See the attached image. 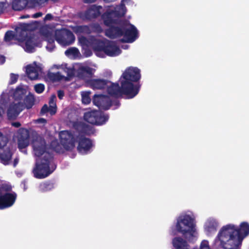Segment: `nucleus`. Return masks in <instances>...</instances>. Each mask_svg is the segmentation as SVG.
Instances as JSON below:
<instances>
[{
	"label": "nucleus",
	"instance_id": "60",
	"mask_svg": "<svg viewBox=\"0 0 249 249\" xmlns=\"http://www.w3.org/2000/svg\"><path fill=\"white\" fill-rule=\"evenodd\" d=\"M53 99H51L49 101V104H53Z\"/></svg>",
	"mask_w": 249,
	"mask_h": 249
},
{
	"label": "nucleus",
	"instance_id": "34",
	"mask_svg": "<svg viewBox=\"0 0 249 249\" xmlns=\"http://www.w3.org/2000/svg\"><path fill=\"white\" fill-rule=\"evenodd\" d=\"M89 25V29L90 30V34L91 33H95L100 34L103 32V30L100 25L98 23H93Z\"/></svg>",
	"mask_w": 249,
	"mask_h": 249
},
{
	"label": "nucleus",
	"instance_id": "1",
	"mask_svg": "<svg viewBox=\"0 0 249 249\" xmlns=\"http://www.w3.org/2000/svg\"><path fill=\"white\" fill-rule=\"evenodd\" d=\"M32 146L36 160V167L33 170L34 176L37 178H44L50 175L55 170V165L50 168L53 160V155L47 152L45 140L41 137H37L32 142Z\"/></svg>",
	"mask_w": 249,
	"mask_h": 249
},
{
	"label": "nucleus",
	"instance_id": "9",
	"mask_svg": "<svg viewBox=\"0 0 249 249\" xmlns=\"http://www.w3.org/2000/svg\"><path fill=\"white\" fill-rule=\"evenodd\" d=\"M108 115L98 110H92L84 113V119L88 123L95 125L104 124L108 119Z\"/></svg>",
	"mask_w": 249,
	"mask_h": 249
},
{
	"label": "nucleus",
	"instance_id": "5",
	"mask_svg": "<svg viewBox=\"0 0 249 249\" xmlns=\"http://www.w3.org/2000/svg\"><path fill=\"white\" fill-rule=\"evenodd\" d=\"M123 1V0L119 6L115 7L114 10H107L102 15L101 18L106 26L119 24V22L121 21L119 18L124 17L126 11L125 4Z\"/></svg>",
	"mask_w": 249,
	"mask_h": 249
},
{
	"label": "nucleus",
	"instance_id": "17",
	"mask_svg": "<svg viewBox=\"0 0 249 249\" xmlns=\"http://www.w3.org/2000/svg\"><path fill=\"white\" fill-rule=\"evenodd\" d=\"M17 198L15 193H6L4 195H0V209H4L12 206L15 203Z\"/></svg>",
	"mask_w": 249,
	"mask_h": 249
},
{
	"label": "nucleus",
	"instance_id": "27",
	"mask_svg": "<svg viewBox=\"0 0 249 249\" xmlns=\"http://www.w3.org/2000/svg\"><path fill=\"white\" fill-rule=\"evenodd\" d=\"M26 74L31 80H36L38 77V72L36 67L28 65L26 66Z\"/></svg>",
	"mask_w": 249,
	"mask_h": 249
},
{
	"label": "nucleus",
	"instance_id": "20",
	"mask_svg": "<svg viewBox=\"0 0 249 249\" xmlns=\"http://www.w3.org/2000/svg\"><path fill=\"white\" fill-rule=\"evenodd\" d=\"M111 83L108 80L104 79H92L89 81L88 83L92 89H103L107 87V85Z\"/></svg>",
	"mask_w": 249,
	"mask_h": 249
},
{
	"label": "nucleus",
	"instance_id": "40",
	"mask_svg": "<svg viewBox=\"0 0 249 249\" xmlns=\"http://www.w3.org/2000/svg\"><path fill=\"white\" fill-rule=\"evenodd\" d=\"M35 91L38 94L42 93L45 89V86L43 84H37L34 86Z\"/></svg>",
	"mask_w": 249,
	"mask_h": 249
},
{
	"label": "nucleus",
	"instance_id": "30",
	"mask_svg": "<svg viewBox=\"0 0 249 249\" xmlns=\"http://www.w3.org/2000/svg\"><path fill=\"white\" fill-rule=\"evenodd\" d=\"M35 98L34 95L30 92L24 99V104L27 109L31 108L35 104Z\"/></svg>",
	"mask_w": 249,
	"mask_h": 249
},
{
	"label": "nucleus",
	"instance_id": "22",
	"mask_svg": "<svg viewBox=\"0 0 249 249\" xmlns=\"http://www.w3.org/2000/svg\"><path fill=\"white\" fill-rule=\"evenodd\" d=\"M102 6L92 5L85 12V17L86 19L91 20L97 18L101 14L100 10Z\"/></svg>",
	"mask_w": 249,
	"mask_h": 249
},
{
	"label": "nucleus",
	"instance_id": "12",
	"mask_svg": "<svg viewBox=\"0 0 249 249\" xmlns=\"http://www.w3.org/2000/svg\"><path fill=\"white\" fill-rule=\"evenodd\" d=\"M111 83V85L108 87L107 89V92L110 96L115 97H120L123 95H125L128 99H131L134 97L132 96V94L129 90L123 89V86L122 84L120 86L118 83Z\"/></svg>",
	"mask_w": 249,
	"mask_h": 249
},
{
	"label": "nucleus",
	"instance_id": "37",
	"mask_svg": "<svg viewBox=\"0 0 249 249\" xmlns=\"http://www.w3.org/2000/svg\"><path fill=\"white\" fill-rule=\"evenodd\" d=\"M16 36V34H14L13 31L9 30L5 33L4 40L5 42H10L14 39Z\"/></svg>",
	"mask_w": 249,
	"mask_h": 249
},
{
	"label": "nucleus",
	"instance_id": "43",
	"mask_svg": "<svg viewBox=\"0 0 249 249\" xmlns=\"http://www.w3.org/2000/svg\"><path fill=\"white\" fill-rule=\"evenodd\" d=\"M18 74H16L14 73H11L10 74V81L9 83L10 84H14L16 83L18 79Z\"/></svg>",
	"mask_w": 249,
	"mask_h": 249
},
{
	"label": "nucleus",
	"instance_id": "59",
	"mask_svg": "<svg viewBox=\"0 0 249 249\" xmlns=\"http://www.w3.org/2000/svg\"><path fill=\"white\" fill-rule=\"evenodd\" d=\"M30 17V16L27 15H23L20 17L21 18H28Z\"/></svg>",
	"mask_w": 249,
	"mask_h": 249
},
{
	"label": "nucleus",
	"instance_id": "35",
	"mask_svg": "<svg viewBox=\"0 0 249 249\" xmlns=\"http://www.w3.org/2000/svg\"><path fill=\"white\" fill-rule=\"evenodd\" d=\"M43 35L46 38V40L48 42V43H51L52 45L54 43L55 39V34L53 35V33L47 31L43 33Z\"/></svg>",
	"mask_w": 249,
	"mask_h": 249
},
{
	"label": "nucleus",
	"instance_id": "52",
	"mask_svg": "<svg viewBox=\"0 0 249 249\" xmlns=\"http://www.w3.org/2000/svg\"><path fill=\"white\" fill-rule=\"evenodd\" d=\"M42 13L41 12H37L34 14H33L32 16V18H38L39 17H40L42 16Z\"/></svg>",
	"mask_w": 249,
	"mask_h": 249
},
{
	"label": "nucleus",
	"instance_id": "14",
	"mask_svg": "<svg viewBox=\"0 0 249 249\" xmlns=\"http://www.w3.org/2000/svg\"><path fill=\"white\" fill-rule=\"evenodd\" d=\"M92 102L99 108L104 110L108 109L112 105V102L109 96L103 94L94 95Z\"/></svg>",
	"mask_w": 249,
	"mask_h": 249
},
{
	"label": "nucleus",
	"instance_id": "16",
	"mask_svg": "<svg viewBox=\"0 0 249 249\" xmlns=\"http://www.w3.org/2000/svg\"><path fill=\"white\" fill-rule=\"evenodd\" d=\"M30 142V132L26 128H19L18 132V144L19 149L27 147Z\"/></svg>",
	"mask_w": 249,
	"mask_h": 249
},
{
	"label": "nucleus",
	"instance_id": "54",
	"mask_svg": "<svg viewBox=\"0 0 249 249\" xmlns=\"http://www.w3.org/2000/svg\"><path fill=\"white\" fill-rule=\"evenodd\" d=\"M5 62V57L3 55H0V64H3Z\"/></svg>",
	"mask_w": 249,
	"mask_h": 249
},
{
	"label": "nucleus",
	"instance_id": "7",
	"mask_svg": "<svg viewBox=\"0 0 249 249\" xmlns=\"http://www.w3.org/2000/svg\"><path fill=\"white\" fill-rule=\"evenodd\" d=\"M8 142V138L0 132V160L5 165L10 164L13 155L12 149L7 145Z\"/></svg>",
	"mask_w": 249,
	"mask_h": 249
},
{
	"label": "nucleus",
	"instance_id": "4",
	"mask_svg": "<svg viewBox=\"0 0 249 249\" xmlns=\"http://www.w3.org/2000/svg\"><path fill=\"white\" fill-rule=\"evenodd\" d=\"M177 221L176 228L178 232L192 242L196 232L195 219L190 215L185 214L179 216Z\"/></svg>",
	"mask_w": 249,
	"mask_h": 249
},
{
	"label": "nucleus",
	"instance_id": "11",
	"mask_svg": "<svg viewBox=\"0 0 249 249\" xmlns=\"http://www.w3.org/2000/svg\"><path fill=\"white\" fill-rule=\"evenodd\" d=\"M123 36L121 41L123 43H132L138 37V32L136 27L123 22Z\"/></svg>",
	"mask_w": 249,
	"mask_h": 249
},
{
	"label": "nucleus",
	"instance_id": "45",
	"mask_svg": "<svg viewBox=\"0 0 249 249\" xmlns=\"http://www.w3.org/2000/svg\"><path fill=\"white\" fill-rule=\"evenodd\" d=\"M48 112H50L52 115L55 114L56 112V107L55 104H54V106H50L49 107Z\"/></svg>",
	"mask_w": 249,
	"mask_h": 249
},
{
	"label": "nucleus",
	"instance_id": "53",
	"mask_svg": "<svg viewBox=\"0 0 249 249\" xmlns=\"http://www.w3.org/2000/svg\"><path fill=\"white\" fill-rule=\"evenodd\" d=\"M11 124L13 126H14L16 128H18L21 126V124L19 122H12Z\"/></svg>",
	"mask_w": 249,
	"mask_h": 249
},
{
	"label": "nucleus",
	"instance_id": "28",
	"mask_svg": "<svg viewBox=\"0 0 249 249\" xmlns=\"http://www.w3.org/2000/svg\"><path fill=\"white\" fill-rule=\"evenodd\" d=\"M28 2V0H14L12 8L15 11H21L26 7Z\"/></svg>",
	"mask_w": 249,
	"mask_h": 249
},
{
	"label": "nucleus",
	"instance_id": "50",
	"mask_svg": "<svg viewBox=\"0 0 249 249\" xmlns=\"http://www.w3.org/2000/svg\"><path fill=\"white\" fill-rule=\"evenodd\" d=\"M53 16L51 14H47L44 18V20H51L53 19Z\"/></svg>",
	"mask_w": 249,
	"mask_h": 249
},
{
	"label": "nucleus",
	"instance_id": "18",
	"mask_svg": "<svg viewBox=\"0 0 249 249\" xmlns=\"http://www.w3.org/2000/svg\"><path fill=\"white\" fill-rule=\"evenodd\" d=\"M73 127L78 132V135L75 137L76 142L79 137H85V135H89L92 133V127L82 122H74Z\"/></svg>",
	"mask_w": 249,
	"mask_h": 249
},
{
	"label": "nucleus",
	"instance_id": "24",
	"mask_svg": "<svg viewBox=\"0 0 249 249\" xmlns=\"http://www.w3.org/2000/svg\"><path fill=\"white\" fill-rule=\"evenodd\" d=\"M172 243L175 249H189L187 242L180 237H174Z\"/></svg>",
	"mask_w": 249,
	"mask_h": 249
},
{
	"label": "nucleus",
	"instance_id": "29",
	"mask_svg": "<svg viewBox=\"0 0 249 249\" xmlns=\"http://www.w3.org/2000/svg\"><path fill=\"white\" fill-rule=\"evenodd\" d=\"M73 31L76 35L81 34L89 35L90 34L89 25L76 26L73 28Z\"/></svg>",
	"mask_w": 249,
	"mask_h": 249
},
{
	"label": "nucleus",
	"instance_id": "56",
	"mask_svg": "<svg viewBox=\"0 0 249 249\" xmlns=\"http://www.w3.org/2000/svg\"><path fill=\"white\" fill-rule=\"evenodd\" d=\"M96 1V0H84V2L86 3H92Z\"/></svg>",
	"mask_w": 249,
	"mask_h": 249
},
{
	"label": "nucleus",
	"instance_id": "3",
	"mask_svg": "<svg viewBox=\"0 0 249 249\" xmlns=\"http://www.w3.org/2000/svg\"><path fill=\"white\" fill-rule=\"evenodd\" d=\"M59 136L61 143H59L57 140H53L50 144L51 147L54 151L63 154L65 150L69 151L74 148L76 139L73 134L71 131L64 130L59 133Z\"/></svg>",
	"mask_w": 249,
	"mask_h": 249
},
{
	"label": "nucleus",
	"instance_id": "51",
	"mask_svg": "<svg viewBox=\"0 0 249 249\" xmlns=\"http://www.w3.org/2000/svg\"><path fill=\"white\" fill-rule=\"evenodd\" d=\"M54 48H55L54 43H53V45H52L51 44V43H48V45L46 46L47 49L50 51H52Z\"/></svg>",
	"mask_w": 249,
	"mask_h": 249
},
{
	"label": "nucleus",
	"instance_id": "46",
	"mask_svg": "<svg viewBox=\"0 0 249 249\" xmlns=\"http://www.w3.org/2000/svg\"><path fill=\"white\" fill-rule=\"evenodd\" d=\"M200 249H210L207 241H203L201 242Z\"/></svg>",
	"mask_w": 249,
	"mask_h": 249
},
{
	"label": "nucleus",
	"instance_id": "44",
	"mask_svg": "<svg viewBox=\"0 0 249 249\" xmlns=\"http://www.w3.org/2000/svg\"><path fill=\"white\" fill-rule=\"evenodd\" d=\"M82 100L85 104H89L91 101V99L88 95H83Z\"/></svg>",
	"mask_w": 249,
	"mask_h": 249
},
{
	"label": "nucleus",
	"instance_id": "33",
	"mask_svg": "<svg viewBox=\"0 0 249 249\" xmlns=\"http://www.w3.org/2000/svg\"><path fill=\"white\" fill-rule=\"evenodd\" d=\"M16 31V36L18 37L19 39L22 41L25 38H26L28 36V33L27 32H24L22 31V29L19 27H17L15 29Z\"/></svg>",
	"mask_w": 249,
	"mask_h": 249
},
{
	"label": "nucleus",
	"instance_id": "32",
	"mask_svg": "<svg viewBox=\"0 0 249 249\" xmlns=\"http://www.w3.org/2000/svg\"><path fill=\"white\" fill-rule=\"evenodd\" d=\"M26 93V90L22 88H17L14 92V97L16 100L22 99Z\"/></svg>",
	"mask_w": 249,
	"mask_h": 249
},
{
	"label": "nucleus",
	"instance_id": "41",
	"mask_svg": "<svg viewBox=\"0 0 249 249\" xmlns=\"http://www.w3.org/2000/svg\"><path fill=\"white\" fill-rule=\"evenodd\" d=\"M0 192L2 193V191H5L6 193H8L11 191L12 190V187L11 185L7 184H2L0 186Z\"/></svg>",
	"mask_w": 249,
	"mask_h": 249
},
{
	"label": "nucleus",
	"instance_id": "13",
	"mask_svg": "<svg viewBox=\"0 0 249 249\" xmlns=\"http://www.w3.org/2000/svg\"><path fill=\"white\" fill-rule=\"evenodd\" d=\"M22 41L24 42V49L28 53H33L36 47L41 46V40L40 38L34 34L30 35Z\"/></svg>",
	"mask_w": 249,
	"mask_h": 249
},
{
	"label": "nucleus",
	"instance_id": "2",
	"mask_svg": "<svg viewBox=\"0 0 249 249\" xmlns=\"http://www.w3.org/2000/svg\"><path fill=\"white\" fill-rule=\"evenodd\" d=\"M141 78V71L137 67H129L120 78V84L124 90H129L132 96L135 97L139 93L141 85L138 82Z\"/></svg>",
	"mask_w": 249,
	"mask_h": 249
},
{
	"label": "nucleus",
	"instance_id": "58",
	"mask_svg": "<svg viewBox=\"0 0 249 249\" xmlns=\"http://www.w3.org/2000/svg\"><path fill=\"white\" fill-rule=\"evenodd\" d=\"M116 0H104V1L106 3L112 2L116 1Z\"/></svg>",
	"mask_w": 249,
	"mask_h": 249
},
{
	"label": "nucleus",
	"instance_id": "8",
	"mask_svg": "<svg viewBox=\"0 0 249 249\" xmlns=\"http://www.w3.org/2000/svg\"><path fill=\"white\" fill-rule=\"evenodd\" d=\"M55 39L61 45L67 46L72 44L75 38L71 31L67 29H62L55 31Z\"/></svg>",
	"mask_w": 249,
	"mask_h": 249
},
{
	"label": "nucleus",
	"instance_id": "47",
	"mask_svg": "<svg viewBox=\"0 0 249 249\" xmlns=\"http://www.w3.org/2000/svg\"><path fill=\"white\" fill-rule=\"evenodd\" d=\"M7 3L4 2H0V14L2 13L6 8Z\"/></svg>",
	"mask_w": 249,
	"mask_h": 249
},
{
	"label": "nucleus",
	"instance_id": "38",
	"mask_svg": "<svg viewBox=\"0 0 249 249\" xmlns=\"http://www.w3.org/2000/svg\"><path fill=\"white\" fill-rule=\"evenodd\" d=\"M78 53L79 51L78 49L75 47H71L67 50L65 51V53L66 55H76L78 54Z\"/></svg>",
	"mask_w": 249,
	"mask_h": 249
},
{
	"label": "nucleus",
	"instance_id": "42",
	"mask_svg": "<svg viewBox=\"0 0 249 249\" xmlns=\"http://www.w3.org/2000/svg\"><path fill=\"white\" fill-rule=\"evenodd\" d=\"M78 40L82 46H87L88 45L89 41L86 37L84 36L79 37H78Z\"/></svg>",
	"mask_w": 249,
	"mask_h": 249
},
{
	"label": "nucleus",
	"instance_id": "49",
	"mask_svg": "<svg viewBox=\"0 0 249 249\" xmlns=\"http://www.w3.org/2000/svg\"><path fill=\"white\" fill-rule=\"evenodd\" d=\"M57 96L60 99H62L64 96V91L62 90H59L57 91Z\"/></svg>",
	"mask_w": 249,
	"mask_h": 249
},
{
	"label": "nucleus",
	"instance_id": "48",
	"mask_svg": "<svg viewBox=\"0 0 249 249\" xmlns=\"http://www.w3.org/2000/svg\"><path fill=\"white\" fill-rule=\"evenodd\" d=\"M48 110H49V107H48V106L46 104H45L41 108L40 113L41 114H44L47 112H48Z\"/></svg>",
	"mask_w": 249,
	"mask_h": 249
},
{
	"label": "nucleus",
	"instance_id": "19",
	"mask_svg": "<svg viewBox=\"0 0 249 249\" xmlns=\"http://www.w3.org/2000/svg\"><path fill=\"white\" fill-rule=\"evenodd\" d=\"M23 104L20 102L12 103L7 110V116L9 119H15L23 110Z\"/></svg>",
	"mask_w": 249,
	"mask_h": 249
},
{
	"label": "nucleus",
	"instance_id": "31",
	"mask_svg": "<svg viewBox=\"0 0 249 249\" xmlns=\"http://www.w3.org/2000/svg\"><path fill=\"white\" fill-rule=\"evenodd\" d=\"M54 188L53 183L50 181H45L39 184V189L41 192H46L52 190Z\"/></svg>",
	"mask_w": 249,
	"mask_h": 249
},
{
	"label": "nucleus",
	"instance_id": "36",
	"mask_svg": "<svg viewBox=\"0 0 249 249\" xmlns=\"http://www.w3.org/2000/svg\"><path fill=\"white\" fill-rule=\"evenodd\" d=\"M48 77L53 82L59 81L63 78V76L59 72L56 73L50 72L48 74Z\"/></svg>",
	"mask_w": 249,
	"mask_h": 249
},
{
	"label": "nucleus",
	"instance_id": "10",
	"mask_svg": "<svg viewBox=\"0 0 249 249\" xmlns=\"http://www.w3.org/2000/svg\"><path fill=\"white\" fill-rule=\"evenodd\" d=\"M237 231L234 225L228 224L223 226L219 231L217 237L222 242L234 241L237 239Z\"/></svg>",
	"mask_w": 249,
	"mask_h": 249
},
{
	"label": "nucleus",
	"instance_id": "55",
	"mask_svg": "<svg viewBox=\"0 0 249 249\" xmlns=\"http://www.w3.org/2000/svg\"><path fill=\"white\" fill-rule=\"evenodd\" d=\"M18 161H19V159L18 158H16L14 160V161H13V166L14 167H15L17 164H18Z\"/></svg>",
	"mask_w": 249,
	"mask_h": 249
},
{
	"label": "nucleus",
	"instance_id": "39",
	"mask_svg": "<svg viewBox=\"0 0 249 249\" xmlns=\"http://www.w3.org/2000/svg\"><path fill=\"white\" fill-rule=\"evenodd\" d=\"M19 27L22 29V31L25 32H27L29 33L30 31L32 30V24L31 23H22L20 24Z\"/></svg>",
	"mask_w": 249,
	"mask_h": 249
},
{
	"label": "nucleus",
	"instance_id": "23",
	"mask_svg": "<svg viewBox=\"0 0 249 249\" xmlns=\"http://www.w3.org/2000/svg\"><path fill=\"white\" fill-rule=\"evenodd\" d=\"M237 239H242L249 234V224L247 222H243L240 225V228H236Z\"/></svg>",
	"mask_w": 249,
	"mask_h": 249
},
{
	"label": "nucleus",
	"instance_id": "6",
	"mask_svg": "<svg viewBox=\"0 0 249 249\" xmlns=\"http://www.w3.org/2000/svg\"><path fill=\"white\" fill-rule=\"evenodd\" d=\"M92 42L95 51L103 52L109 56H116L121 53V50L114 41L108 40L104 41L93 38Z\"/></svg>",
	"mask_w": 249,
	"mask_h": 249
},
{
	"label": "nucleus",
	"instance_id": "21",
	"mask_svg": "<svg viewBox=\"0 0 249 249\" xmlns=\"http://www.w3.org/2000/svg\"><path fill=\"white\" fill-rule=\"evenodd\" d=\"M78 150L80 152H87L89 150L92 146L91 140L85 137H79Z\"/></svg>",
	"mask_w": 249,
	"mask_h": 249
},
{
	"label": "nucleus",
	"instance_id": "57",
	"mask_svg": "<svg viewBox=\"0 0 249 249\" xmlns=\"http://www.w3.org/2000/svg\"><path fill=\"white\" fill-rule=\"evenodd\" d=\"M38 121L42 123H46V120L43 118H40L38 119Z\"/></svg>",
	"mask_w": 249,
	"mask_h": 249
},
{
	"label": "nucleus",
	"instance_id": "25",
	"mask_svg": "<svg viewBox=\"0 0 249 249\" xmlns=\"http://www.w3.org/2000/svg\"><path fill=\"white\" fill-rule=\"evenodd\" d=\"M218 227V222L213 219L207 220L205 225V230L208 234L215 232Z\"/></svg>",
	"mask_w": 249,
	"mask_h": 249
},
{
	"label": "nucleus",
	"instance_id": "15",
	"mask_svg": "<svg viewBox=\"0 0 249 249\" xmlns=\"http://www.w3.org/2000/svg\"><path fill=\"white\" fill-rule=\"evenodd\" d=\"M108 28L105 31V35L110 39H115L123 36V23L122 21L119 24L108 26Z\"/></svg>",
	"mask_w": 249,
	"mask_h": 249
},
{
	"label": "nucleus",
	"instance_id": "26",
	"mask_svg": "<svg viewBox=\"0 0 249 249\" xmlns=\"http://www.w3.org/2000/svg\"><path fill=\"white\" fill-rule=\"evenodd\" d=\"M92 70L93 69L89 66H82L78 69V75L82 78L89 77L93 74Z\"/></svg>",
	"mask_w": 249,
	"mask_h": 249
}]
</instances>
